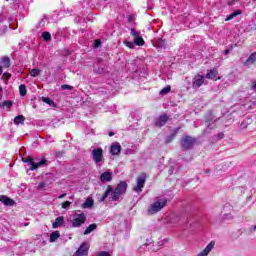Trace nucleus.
<instances>
[{"label":"nucleus","mask_w":256,"mask_h":256,"mask_svg":"<svg viewBox=\"0 0 256 256\" xmlns=\"http://www.w3.org/2000/svg\"><path fill=\"white\" fill-rule=\"evenodd\" d=\"M125 191H127V182L125 181H121L114 191L111 185H108L105 193L99 198V201L103 203V201H105L109 195V201H118Z\"/></svg>","instance_id":"obj_1"},{"label":"nucleus","mask_w":256,"mask_h":256,"mask_svg":"<svg viewBox=\"0 0 256 256\" xmlns=\"http://www.w3.org/2000/svg\"><path fill=\"white\" fill-rule=\"evenodd\" d=\"M22 161L23 163H28V165H30V171H37L39 167L47 165V160L45 158L40 160L39 158L26 157L22 158Z\"/></svg>","instance_id":"obj_2"},{"label":"nucleus","mask_w":256,"mask_h":256,"mask_svg":"<svg viewBox=\"0 0 256 256\" xmlns=\"http://www.w3.org/2000/svg\"><path fill=\"white\" fill-rule=\"evenodd\" d=\"M167 206V198H161L152 203L148 209L150 215H155V213H159L163 207Z\"/></svg>","instance_id":"obj_3"},{"label":"nucleus","mask_w":256,"mask_h":256,"mask_svg":"<svg viewBox=\"0 0 256 256\" xmlns=\"http://www.w3.org/2000/svg\"><path fill=\"white\" fill-rule=\"evenodd\" d=\"M195 143H197V139L191 136H183L180 141V145L183 151H189V149H193Z\"/></svg>","instance_id":"obj_4"},{"label":"nucleus","mask_w":256,"mask_h":256,"mask_svg":"<svg viewBox=\"0 0 256 256\" xmlns=\"http://www.w3.org/2000/svg\"><path fill=\"white\" fill-rule=\"evenodd\" d=\"M147 181V174L141 173L136 178V186H134V191L136 193H141L143 191V187H145V182Z\"/></svg>","instance_id":"obj_5"},{"label":"nucleus","mask_w":256,"mask_h":256,"mask_svg":"<svg viewBox=\"0 0 256 256\" xmlns=\"http://www.w3.org/2000/svg\"><path fill=\"white\" fill-rule=\"evenodd\" d=\"M92 153H91V157H92V160L94 161V163L96 165H99V163H101V161H103V148H93L91 147L90 148Z\"/></svg>","instance_id":"obj_6"},{"label":"nucleus","mask_w":256,"mask_h":256,"mask_svg":"<svg viewBox=\"0 0 256 256\" xmlns=\"http://www.w3.org/2000/svg\"><path fill=\"white\" fill-rule=\"evenodd\" d=\"M130 35L134 39V45H137L138 47H143V45H145V40H143V37L141 36V33H139L134 28L131 29Z\"/></svg>","instance_id":"obj_7"},{"label":"nucleus","mask_w":256,"mask_h":256,"mask_svg":"<svg viewBox=\"0 0 256 256\" xmlns=\"http://www.w3.org/2000/svg\"><path fill=\"white\" fill-rule=\"evenodd\" d=\"M87 221V216L84 213L75 214L72 220V227H81Z\"/></svg>","instance_id":"obj_8"},{"label":"nucleus","mask_w":256,"mask_h":256,"mask_svg":"<svg viewBox=\"0 0 256 256\" xmlns=\"http://www.w3.org/2000/svg\"><path fill=\"white\" fill-rule=\"evenodd\" d=\"M76 256H87L89 255V243H82L78 248V251L75 252Z\"/></svg>","instance_id":"obj_9"},{"label":"nucleus","mask_w":256,"mask_h":256,"mask_svg":"<svg viewBox=\"0 0 256 256\" xmlns=\"http://www.w3.org/2000/svg\"><path fill=\"white\" fill-rule=\"evenodd\" d=\"M167 121H169V117L167 116V114H162L155 120L154 125L155 127L161 128L165 126Z\"/></svg>","instance_id":"obj_10"},{"label":"nucleus","mask_w":256,"mask_h":256,"mask_svg":"<svg viewBox=\"0 0 256 256\" xmlns=\"http://www.w3.org/2000/svg\"><path fill=\"white\" fill-rule=\"evenodd\" d=\"M203 83H205L203 75H197L193 79L192 87L194 89H199V87H201V85H203Z\"/></svg>","instance_id":"obj_11"},{"label":"nucleus","mask_w":256,"mask_h":256,"mask_svg":"<svg viewBox=\"0 0 256 256\" xmlns=\"http://www.w3.org/2000/svg\"><path fill=\"white\" fill-rule=\"evenodd\" d=\"M0 201L3 205H6V207H13V205H15V200L7 197L6 195H1Z\"/></svg>","instance_id":"obj_12"},{"label":"nucleus","mask_w":256,"mask_h":256,"mask_svg":"<svg viewBox=\"0 0 256 256\" xmlns=\"http://www.w3.org/2000/svg\"><path fill=\"white\" fill-rule=\"evenodd\" d=\"M213 247H215V242H210L203 251L198 253L196 256H207L211 251H213Z\"/></svg>","instance_id":"obj_13"},{"label":"nucleus","mask_w":256,"mask_h":256,"mask_svg":"<svg viewBox=\"0 0 256 256\" xmlns=\"http://www.w3.org/2000/svg\"><path fill=\"white\" fill-rule=\"evenodd\" d=\"M112 179L113 175L109 171H106L100 175V181H102V183L112 181Z\"/></svg>","instance_id":"obj_14"},{"label":"nucleus","mask_w":256,"mask_h":256,"mask_svg":"<svg viewBox=\"0 0 256 256\" xmlns=\"http://www.w3.org/2000/svg\"><path fill=\"white\" fill-rule=\"evenodd\" d=\"M110 153L111 155H119L121 153V144L119 143L112 144Z\"/></svg>","instance_id":"obj_15"},{"label":"nucleus","mask_w":256,"mask_h":256,"mask_svg":"<svg viewBox=\"0 0 256 256\" xmlns=\"http://www.w3.org/2000/svg\"><path fill=\"white\" fill-rule=\"evenodd\" d=\"M65 223V218L63 216L57 217L52 224L53 229H59Z\"/></svg>","instance_id":"obj_16"},{"label":"nucleus","mask_w":256,"mask_h":256,"mask_svg":"<svg viewBox=\"0 0 256 256\" xmlns=\"http://www.w3.org/2000/svg\"><path fill=\"white\" fill-rule=\"evenodd\" d=\"M1 65V67H4V69H9V67H11V60L9 57L4 56L1 60Z\"/></svg>","instance_id":"obj_17"},{"label":"nucleus","mask_w":256,"mask_h":256,"mask_svg":"<svg viewBox=\"0 0 256 256\" xmlns=\"http://www.w3.org/2000/svg\"><path fill=\"white\" fill-rule=\"evenodd\" d=\"M61 237L59 231H54L50 234V243H55Z\"/></svg>","instance_id":"obj_18"},{"label":"nucleus","mask_w":256,"mask_h":256,"mask_svg":"<svg viewBox=\"0 0 256 256\" xmlns=\"http://www.w3.org/2000/svg\"><path fill=\"white\" fill-rule=\"evenodd\" d=\"M14 123L15 125H23V123H25V116L23 115H18L14 118Z\"/></svg>","instance_id":"obj_19"},{"label":"nucleus","mask_w":256,"mask_h":256,"mask_svg":"<svg viewBox=\"0 0 256 256\" xmlns=\"http://www.w3.org/2000/svg\"><path fill=\"white\" fill-rule=\"evenodd\" d=\"M256 61V53H252L245 62V65H253Z\"/></svg>","instance_id":"obj_20"},{"label":"nucleus","mask_w":256,"mask_h":256,"mask_svg":"<svg viewBox=\"0 0 256 256\" xmlns=\"http://www.w3.org/2000/svg\"><path fill=\"white\" fill-rule=\"evenodd\" d=\"M105 69L103 68V65L98 63L96 65H94V73H98L99 75H101V73H104Z\"/></svg>","instance_id":"obj_21"},{"label":"nucleus","mask_w":256,"mask_h":256,"mask_svg":"<svg viewBox=\"0 0 256 256\" xmlns=\"http://www.w3.org/2000/svg\"><path fill=\"white\" fill-rule=\"evenodd\" d=\"M95 229H97V224H90L84 231V235H89V233H93Z\"/></svg>","instance_id":"obj_22"},{"label":"nucleus","mask_w":256,"mask_h":256,"mask_svg":"<svg viewBox=\"0 0 256 256\" xmlns=\"http://www.w3.org/2000/svg\"><path fill=\"white\" fill-rule=\"evenodd\" d=\"M217 71L216 70H210L207 74H206V79H217Z\"/></svg>","instance_id":"obj_23"},{"label":"nucleus","mask_w":256,"mask_h":256,"mask_svg":"<svg viewBox=\"0 0 256 256\" xmlns=\"http://www.w3.org/2000/svg\"><path fill=\"white\" fill-rule=\"evenodd\" d=\"M237 15H241V10H236L232 14L228 15L227 18L225 19V21H231L232 19H235V17H237Z\"/></svg>","instance_id":"obj_24"},{"label":"nucleus","mask_w":256,"mask_h":256,"mask_svg":"<svg viewBox=\"0 0 256 256\" xmlns=\"http://www.w3.org/2000/svg\"><path fill=\"white\" fill-rule=\"evenodd\" d=\"M83 209H91L93 207V200L87 199L83 204H82Z\"/></svg>","instance_id":"obj_25"},{"label":"nucleus","mask_w":256,"mask_h":256,"mask_svg":"<svg viewBox=\"0 0 256 256\" xmlns=\"http://www.w3.org/2000/svg\"><path fill=\"white\" fill-rule=\"evenodd\" d=\"M19 91H20L21 97H25V95H27V87L25 85H23V84L20 85Z\"/></svg>","instance_id":"obj_26"},{"label":"nucleus","mask_w":256,"mask_h":256,"mask_svg":"<svg viewBox=\"0 0 256 256\" xmlns=\"http://www.w3.org/2000/svg\"><path fill=\"white\" fill-rule=\"evenodd\" d=\"M40 74H41V70H39V68H35L30 71L31 77H38V75Z\"/></svg>","instance_id":"obj_27"},{"label":"nucleus","mask_w":256,"mask_h":256,"mask_svg":"<svg viewBox=\"0 0 256 256\" xmlns=\"http://www.w3.org/2000/svg\"><path fill=\"white\" fill-rule=\"evenodd\" d=\"M42 101H43V103H46L47 105H55V102H53V100H51V98H49V97H42Z\"/></svg>","instance_id":"obj_28"},{"label":"nucleus","mask_w":256,"mask_h":256,"mask_svg":"<svg viewBox=\"0 0 256 256\" xmlns=\"http://www.w3.org/2000/svg\"><path fill=\"white\" fill-rule=\"evenodd\" d=\"M42 38L44 39V41H51V33L43 32L42 33Z\"/></svg>","instance_id":"obj_29"},{"label":"nucleus","mask_w":256,"mask_h":256,"mask_svg":"<svg viewBox=\"0 0 256 256\" xmlns=\"http://www.w3.org/2000/svg\"><path fill=\"white\" fill-rule=\"evenodd\" d=\"M171 91V87H165L160 91V95H167V93H169Z\"/></svg>","instance_id":"obj_30"},{"label":"nucleus","mask_w":256,"mask_h":256,"mask_svg":"<svg viewBox=\"0 0 256 256\" xmlns=\"http://www.w3.org/2000/svg\"><path fill=\"white\" fill-rule=\"evenodd\" d=\"M124 44L126 47H129V49H135V42L124 41Z\"/></svg>","instance_id":"obj_31"},{"label":"nucleus","mask_w":256,"mask_h":256,"mask_svg":"<svg viewBox=\"0 0 256 256\" xmlns=\"http://www.w3.org/2000/svg\"><path fill=\"white\" fill-rule=\"evenodd\" d=\"M2 105L3 107H7L8 109H10V107H13V102L7 100V101H4Z\"/></svg>","instance_id":"obj_32"},{"label":"nucleus","mask_w":256,"mask_h":256,"mask_svg":"<svg viewBox=\"0 0 256 256\" xmlns=\"http://www.w3.org/2000/svg\"><path fill=\"white\" fill-rule=\"evenodd\" d=\"M156 47H160V49L165 48V41L160 40L156 43Z\"/></svg>","instance_id":"obj_33"},{"label":"nucleus","mask_w":256,"mask_h":256,"mask_svg":"<svg viewBox=\"0 0 256 256\" xmlns=\"http://www.w3.org/2000/svg\"><path fill=\"white\" fill-rule=\"evenodd\" d=\"M213 123V114H210V118L206 119V126L209 127Z\"/></svg>","instance_id":"obj_34"},{"label":"nucleus","mask_w":256,"mask_h":256,"mask_svg":"<svg viewBox=\"0 0 256 256\" xmlns=\"http://www.w3.org/2000/svg\"><path fill=\"white\" fill-rule=\"evenodd\" d=\"M71 203L69 201H65L61 204L62 209H67V207H70Z\"/></svg>","instance_id":"obj_35"},{"label":"nucleus","mask_w":256,"mask_h":256,"mask_svg":"<svg viewBox=\"0 0 256 256\" xmlns=\"http://www.w3.org/2000/svg\"><path fill=\"white\" fill-rule=\"evenodd\" d=\"M61 87H62V89L68 90V91H71V89H73V86H70V85H67V84L62 85Z\"/></svg>","instance_id":"obj_36"},{"label":"nucleus","mask_w":256,"mask_h":256,"mask_svg":"<svg viewBox=\"0 0 256 256\" xmlns=\"http://www.w3.org/2000/svg\"><path fill=\"white\" fill-rule=\"evenodd\" d=\"M252 91H256V80L252 81V85L250 87Z\"/></svg>","instance_id":"obj_37"},{"label":"nucleus","mask_w":256,"mask_h":256,"mask_svg":"<svg viewBox=\"0 0 256 256\" xmlns=\"http://www.w3.org/2000/svg\"><path fill=\"white\" fill-rule=\"evenodd\" d=\"M94 47H101V40H95Z\"/></svg>","instance_id":"obj_38"},{"label":"nucleus","mask_w":256,"mask_h":256,"mask_svg":"<svg viewBox=\"0 0 256 256\" xmlns=\"http://www.w3.org/2000/svg\"><path fill=\"white\" fill-rule=\"evenodd\" d=\"M45 187H47V185H46L44 182H41V183L38 185V189H45Z\"/></svg>","instance_id":"obj_39"},{"label":"nucleus","mask_w":256,"mask_h":256,"mask_svg":"<svg viewBox=\"0 0 256 256\" xmlns=\"http://www.w3.org/2000/svg\"><path fill=\"white\" fill-rule=\"evenodd\" d=\"M240 128H241V129H247V123L242 122V123L240 124Z\"/></svg>","instance_id":"obj_40"},{"label":"nucleus","mask_w":256,"mask_h":256,"mask_svg":"<svg viewBox=\"0 0 256 256\" xmlns=\"http://www.w3.org/2000/svg\"><path fill=\"white\" fill-rule=\"evenodd\" d=\"M98 256H109V252H100Z\"/></svg>","instance_id":"obj_41"},{"label":"nucleus","mask_w":256,"mask_h":256,"mask_svg":"<svg viewBox=\"0 0 256 256\" xmlns=\"http://www.w3.org/2000/svg\"><path fill=\"white\" fill-rule=\"evenodd\" d=\"M223 137H225V134H223V133L218 134V139H223Z\"/></svg>","instance_id":"obj_42"},{"label":"nucleus","mask_w":256,"mask_h":256,"mask_svg":"<svg viewBox=\"0 0 256 256\" xmlns=\"http://www.w3.org/2000/svg\"><path fill=\"white\" fill-rule=\"evenodd\" d=\"M64 197H67V194H66V193H64V194H62V195H60V196H58V199H63Z\"/></svg>","instance_id":"obj_43"},{"label":"nucleus","mask_w":256,"mask_h":256,"mask_svg":"<svg viewBox=\"0 0 256 256\" xmlns=\"http://www.w3.org/2000/svg\"><path fill=\"white\" fill-rule=\"evenodd\" d=\"M250 231H256V225L250 227Z\"/></svg>","instance_id":"obj_44"},{"label":"nucleus","mask_w":256,"mask_h":256,"mask_svg":"<svg viewBox=\"0 0 256 256\" xmlns=\"http://www.w3.org/2000/svg\"><path fill=\"white\" fill-rule=\"evenodd\" d=\"M224 55H229V49H226V50L224 51Z\"/></svg>","instance_id":"obj_45"},{"label":"nucleus","mask_w":256,"mask_h":256,"mask_svg":"<svg viewBox=\"0 0 256 256\" xmlns=\"http://www.w3.org/2000/svg\"><path fill=\"white\" fill-rule=\"evenodd\" d=\"M3 74V67L0 66V75Z\"/></svg>","instance_id":"obj_46"},{"label":"nucleus","mask_w":256,"mask_h":256,"mask_svg":"<svg viewBox=\"0 0 256 256\" xmlns=\"http://www.w3.org/2000/svg\"><path fill=\"white\" fill-rule=\"evenodd\" d=\"M113 135H115V133H113V132L109 133V137H113Z\"/></svg>","instance_id":"obj_47"},{"label":"nucleus","mask_w":256,"mask_h":256,"mask_svg":"<svg viewBox=\"0 0 256 256\" xmlns=\"http://www.w3.org/2000/svg\"><path fill=\"white\" fill-rule=\"evenodd\" d=\"M170 175H173V171L169 170Z\"/></svg>","instance_id":"obj_48"},{"label":"nucleus","mask_w":256,"mask_h":256,"mask_svg":"<svg viewBox=\"0 0 256 256\" xmlns=\"http://www.w3.org/2000/svg\"><path fill=\"white\" fill-rule=\"evenodd\" d=\"M1 91H3V88L0 86V93H1Z\"/></svg>","instance_id":"obj_49"},{"label":"nucleus","mask_w":256,"mask_h":256,"mask_svg":"<svg viewBox=\"0 0 256 256\" xmlns=\"http://www.w3.org/2000/svg\"><path fill=\"white\" fill-rule=\"evenodd\" d=\"M6 1H9V0H6Z\"/></svg>","instance_id":"obj_50"}]
</instances>
